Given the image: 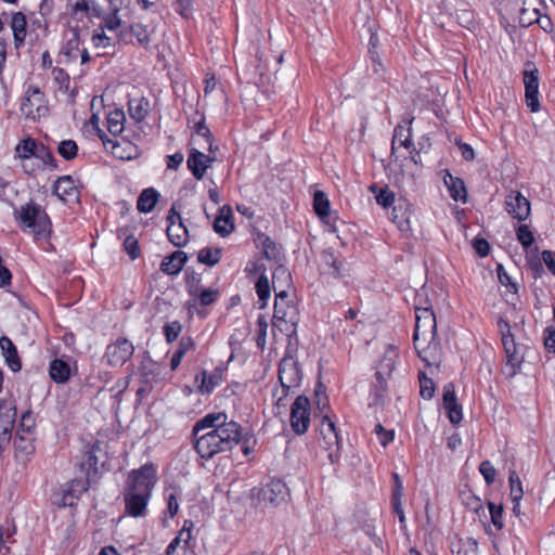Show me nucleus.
I'll return each instance as SVG.
<instances>
[{
  "label": "nucleus",
  "instance_id": "obj_27",
  "mask_svg": "<svg viewBox=\"0 0 555 555\" xmlns=\"http://www.w3.org/2000/svg\"><path fill=\"white\" fill-rule=\"evenodd\" d=\"M195 383L197 384V389L202 395H209L220 385L221 372L216 369L214 373L208 374L206 370H203L196 374Z\"/></svg>",
  "mask_w": 555,
  "mask_h": 555
},
{
  "label": "nucleus",
  "instance_id": "obj_28",
  "mask_svg": "<svg viewBox=\"0 0 555 555\" xmlns=\"http://www.w3.org/2000/svg\"><path fill=\"white\" fill-rule=\"evenodd\" d=\"M186 253L176 250L165 257L160 263V270L167 275H177L188 261Z\"/></svg>",
  "mask_w": 555,
  "mask_h": 555
},
{
  "label": "nucleus",
  "instance_id": "obj_29",
  "mask_svg": "<svg viewBox=\"0 0 555 555\" xmlns=\"http://www.w3.org/2000/svg\"><path fill=\"white\" fill-rule=\"evenodd\" d=\"M397 349L389 346L383 359L376 367V379H386L391 375L396 366Z\"/></svg>",
  "mask_w": 555,
  "mask_h": 555
},
{
  "label": "nucleus",
  "instance_id": "obj_48",
  "mask_svg": "<svg viewBox=\"0 0 555 555\" xmlns=\"http://www.w3.org/2000/svg\"><path fill=\"white\" fill-rule=\"evenodd\" d=\"M14 448L16 451L30 454L34 451L31 434H24L16 430L14 436Z\"/></svg>",
  "mask_w": 555,
  "mask_h": 555
},
{
  "label": "nucleus",
  "instance_id": "obj_22",
  "mask_svg": "<svg viewBox=\"0 0 555 555\" xmlns=\"http://www.w3.org/2000/svg\"><path fill=\"white\" fill-rule=\"evenodd\" d=\"M321 259L325 266L332 271L330 274L335 279H343L349 276V269L347 262L340 255H336L332 248L325 249L321 254Z\"/></svg>",
  "mask_w": 555,
  "mask_h": 555
},
{
  "label": "nucleus",
  "instance_id": "obj_41",
  "mask_svg": "<svg viewBox=\"0 0 555 555\" xmlns=\"http://www.w3.org/2000/svg\"><path fill=\"white\" fill-rule=\"evenodd\" d=\"M35 158L41 162L40 168L44 170L47 167L51 170L59 168L57 160L55 159L52 151L40 142Z\"/></svg>",
  "mask_w": 555,
  "mask_h": 555
},
{
  "label": "nucleus",
  "instance_id": "obj_50",
  "mask_svg": "<svg viewBox=\"0 0 555 555\" xmlns=\"http://www.w3.org/2000/svg\"><path fill=\"white\" fill-rule=\"evenodd\" d=\"M185 289L188 295L195 293L198 288L204 287L202 285V273L194 270L186 269L184 274Z\"/></svg>",
  "mask_w": 555,
  "mask_h": 555
},
{
  "label": "nucleus",
  "instance_id": "obj_1",
  "mask_svg": "<svg viewBox=\"0 0 555 555\" xmlns=\"http://www.w3.org/2000/svg\"><path fill=\"white\" fill-rule=\"evenodd\" d=\"M191 436L197 454L208 461L241 443L242 426L223 412L208 413L194 424Z\"/></svg>",
  "mask_w": 555,
  "mask_h": 555
},
{
  "label": "nucleus",
  "instance_id": "obj_23",
  "mask_svg": "<svg viewBox=\"0 0 555 555\" xmlns=\"http://www.w3.org/2000/svg\"><path fill=\"white\" fill-rule=\"evenodd\" d=\"M50 378L56 384H65L72 376L70 358L53 359L49 364Z\"/></svg>",
  "mask_w": 555,
  "mask_h": 555
},
{
  "label": "nucleus",
  "instance_id": "obj_38",
  "mask_svg": "<svg viewBox=\"0 0 555 555\" xmlns=\"http://www.w3.org/2000/svg\"><path fill=\"white\" fill-rule=\"evenodd\" d=\"M313 210L315 215L327 222L326 219L330 218L331 204L323 191H315L313 194Z\"/></svg>",
  "mask_w": 555,
  "mask_h": 555
},
{
  "label": "nucleus",
  "instance_id": "obj_4",
  "mask_svg": "<svg viewBox=\"0 0 555 555\" xmlns=\"http://www.w3.org/2000/svg\"><path fill=\"white\" fill-rule=\"evenodd\" d=\"M294 349L289 346L285 350L284 357L279 363L278 378L281 389L273 391V397L276 398L274 404L275 415L281 414L282 410L287 406L286 398L293 388H298L302 382V370L299 362L294 358Z\"/></svg>",
  "mask_w": 555,
  "mask_h": 555
},
{
  "label": "nucleus",
  "instance_id": "obj_13",
  "mask_svg": "<svg viewBox=\"0 0 555 555\" xmlns=\"http://www.w3.org/2000/svg\"><path fill=\"white\" fill-rule=\"evenodd\" d=\"M16 416L15 401L13 399H0V448L4 442L11 440Z\"/></svg>",
  "mask_w": 555,
  "mask_h": 555
},
{
  "label": "nucleus",
  "instance_id": "obj_64",
  "mask_svg": "<svg viewBox=\"0 0 555 555\" xmlns=\"http://www.w3.org/2000/svg\"><path fill=\"white\" fill-rule=\"evenodd\" d=\"M52 74L54 81L59 85L61 90H67L69 88L70 77L65 69L55 67Z\"/></svg>",
  "mask_w": 555,
  "mask_h": 555
},
{
  "label": "nucleus",
  "instance_id": "obj_3",
  "mask_svg": "<svg viewBox=\"0 0 555 555\" xmlns=\"http://www.w3.org/2000/svg\"><path fill=\"white\" fill-rule=\"evenodd\" d=\"M13 217L23 232H29L35 241L48 242L53 233L52 221L46 209L35 201L14 208Z\"/></svg>",
  "mask_w": 555,
  "mask_h": 555
},
{
  "label": "nucleus",
  "instance_id": "obj_47",
  "mask_svg": "<svg viewBox=\"0 0 555 555\" xmlns=\"http://www.w3.org/2000/svg\"><path fill=\"white\" fill-rule=\"evenodd\" d=\"M78 151L79 147L77 143L72 139L63 140L57 145L59 155L67 162L75 159L78 155Z\"/></svg>",
  "mask_w": 555,
  "mask_h": 555
},
{
  "label": "nucleus",
  "instance_id": "obj_9",
  "mask_svg": "<svg viewBox=\"0 0 555 555\" xmlns=\"http://www.w3.org/2000/svg\"><path fill=\"white\" fill-rule=\"evenodd\" d=\"M311 402L305 396H298L291 405L289 423L293 431L296 435H304L307 433L310 425Z\"/></svg>",
  "mask_w": 555,
  "mask_h": 555
},
{
  "label": "nucleus",
  "instance_id": "obj_43",
  "mask_svg": "<svg viewBox=\"0 0 555 555\" xmlns=\"http://www.w3.org/2000/svg\"><path fill=\"white\" fill-rule=\"evenodd\" d=\"M221 256V248L204 247L198 251L197 260L199 263L206 264L208 267H214L220 261Z\"/></svg>",
  "mask_w": 555,
  "mask_h": 555
},
{
  "label": "nucleus",
  "instance_id": "obj_33",
  "mask_svg": "<svg viewBox=\"0 0 555 555\" xmlns=\"http://www.w3.org/2000/svg\"><path fill=\"white\" fill-rule=\"evenodd\" d=\"M204 153L197 149H191L188 157V168L196 180H202L207 170V165L204 164Z\"/></svg>",
  "mask_w": 555,
  "mask_h": 555
},
{
  "label": "nucleus",
  "instance_id": "obj_51",
  "mask_svg": "<svg viewBox=\"0 0 555 555\" xmlns=\"http://www.w3.org/2000/svg\"><path fill=\"white\" fill-rule=\"evenodd\" d=\"M387 393V380L386 379H376V384H374L371 388L370 396L372 398L371 404H382L384 398Z\"/></svg>",
  "mask_w": 555,
  "mask_h": 555
},
{
  "label": "nucleus",
  "instance_id": "obj_62",
  "mask_svg": "<svg viewBox=\"0 0 555 555\" xmlns=\"http://www.w3.org/2000/svg\"><path fill=\"white\" fill-rule=\"evenodd\" d=\"M124 248L129 257L134 260L140 256V246L138 240L133 235H128L124 241Z\"/></svg>",
  "mask_w": 555,
  "mask_h": 555
},
{
  "label": "nucleus",
  "instance_id": "obj_61",
  "mask_svg": "<svg viewBox=\"0 0 555 555\" xmlns=\"http://www.w3.org/2000/svg\"><path fill=\"white\" fill-rule=\"evenodd\" d=\"M479 472L482 475V477L488 486H490L494 482L495 476H496V469L494 468V466L492 465V463L490 461H488V460L482 461L479 464Z\"/></svg>",
  "mask_w": 555,
  "mask_h": 555
},
{
  "label": "nucleus",
  "instance_id": "obj_32",
  "mask_svg": "<svg viewBox=\"0 0 555 555\" xmlns=\"http://www.w3.org/2000/svg\"><path fill=\"white\" fill-rule=\"evenodd\" d=\"M166 233L168 241L176 247H183L189 242V231L182 220L178 223L167 224Z\"/></svg>",
  "mask_w": 555,
  "mask_h": 555
},
{
  "label": "nucleus",
  "instance_id": "obj_58",
  "mask_svg": "<svg viewBox=\"0 0 555 555\" xmlns=\"http://www.w3.org/2000/svg\"><path fill=\"white\" fill-rule=\"evenodd\" d=\"M11 28L13 34H27V21L26 15L22 12H15L12 14Z\"/></svg>",
  "mask_w": 555,
  "mask_h": 555
},
{
  "label": "nucleus",
  "instance_id": "obj_53",
  "mask_svg": "<svg viewBox=\"0 0 555 555\" xmlns=\"http://www.w3.org/2000/svg\"><path fill=\"white\" fill-rule=\"evenodd\" d=\"M516 237L525 249L529 248L535 241L533 233L527 224H520L516 229Z\"/></svg>",
  "mask_w": 555,
  "mask_h": 555
},
{
  "label": "nucleus",
  "instance_id": "obj_55",
  "mask_svg": "<svg viewBox=\"0 0 555 555\" xmlns=\"http://www.w3.org/2000/svg\"><path fill=\"white\" fill-rule=\"evenodd\" d=\"M119 8L117 5L111 9V12L103 16V26L102 28H106L108 30H116L120 25L121 21L118 17Z\"/></svg>",
  "mask_w": 555,
  "mask_h": 555
},
{
  "label": "nucleus",
  "instance_id": "obj_52",
  "mask_svg": "<svg viewBox=\"0 0 555 555\" xmlns=\"http://www.w3.org/2000/svg\"><path fill=\"white\" fill-rule=\"evenodd\" d=\"M508 482L511 488L512 501H521L524 495L521 480L515 470H511L508 474Z\"/></svg>",
  "mask_w": 555,
  "mask_h": 555
},
{
  "label": "nucleus",
  "instance_id": "obj_20",
  "mask_svg": "<svg viewBox=\"0 0 555 555\" xmlns=\"http://www.w3.org/2000/svg\"><path fill=\"white\" fill-rule=\"evenodd\" d=\"M93 483H95V481L89 480L82 475L80 477H75L69 482L68 488L63 492L62 505L73 506L79 496L87 492Z\"/></svg>",
  "mask_w": 555,
  "mask_h": 555
},
{
  "label": "nucleus",
  "instance_id": "obj_2",
  "mask_svg": "<svg viewBox=\"0 0 555 555\" xmlns=\"http://www.w3.org/2000/svg\"><path fill=\"white\" fill-rule=\"evenodd\" d=\"M157 480V470L153 463H146L128 474L124 488L126 515L134 518L145 517Z\"/></svg>",
  "mask_w": 555,
  "mask_h": 555
},
{
  "label": "nucleus",
  "instance_id": "obj_44",
  "mask_svg": "<svg viewBox=\"0 0 555 555\" xmlns=\"http://www.w3.org/2000/svg\"><path fill=\"white\" fill-rule=\"evenodd\" d=\"M255 289L259 299V309H264L271 295L270 283L267 275H259Z\"/></svg>",
  "mask_w": 555,
  "mask_h": 555
},
{
  "label": "nucleus",
  "instance_id": "obj_37",
  "mask_svg": "<svg viewBox=\"0 0 555 555\" xmlns=\"http://www.w3.org/2000/svg\"><path fill=\"white\" fill-rule=\"evenodd\" d=\"M39 144L38 140L27 137L15 146V153L23 160L35 158Z\"/></svg>",
  "mask_w": 555,
  "mask_h": 555
},
{
  "label": "nucleus",
  "instance_id": "obj_59",
  "mask_svg": "<svg viewBox=\"0 0 555 555\" xmlns=\"http://www.w3.org/2000/svg\"><path fill=\"white\" fill-rule=\"evenodd\" d=\"M488 507H489V512H490L491 522L498 530H501L504 526V524H503V506L496 505L492 502H488Z\"/></svg>",
  "mask_w": 555,
  "mask_h": 555
},
{
  "label": "nucleus",
  "instance_id": "obj_54",
  "mask_svg": "<svg viewBox=\"0 0 555 555\" xmlns=\"http://www.w3.org/2000/svg\"><path fill=\"white\" fill-rule=\"evenodd\" d=\"M496 272L499 282L504 285L509 293L516 294L518 292V285L513 281L512 276L502 264H498Z\"/></svg>",
  "mask_w": 555,
  "mask_h": 555
},
{
  "label": "nucleus",
  "instance_id": "obj_24",
  "mask_svg": "<svg viewBox=\"0 0 555 555\" xmlns=\"http://www.w3.org/2000/svg\"><path fill=\"white\" fill-rule=\"evenodd\" d=\"M0 349L9 369L16 373L22 370V361L16 346L8 336L0 337Z\"/></svg>",
  "mask_w": 555,
  "mask_h": 555
},
{
  "label": "nucleus",
  "instance_id": "obj_31",
  "mask_svg": "<svg viewBox=\"0 0 555 555\" xmlns=\"http://www.w3.org/2000/svg\"><path fill=\"white\" fill-rule=\"evenodd\" d=\"M160 198V194L154 188L144 189L137 201V209L142 214L151 212Z\"/></svg>",
  "mask_w": 555,
  "mask_h": 555
},
{
  "label": "nucleus",
  "instance_id": "obj_42",
  "mask_svg": "<svg viewBox=\"0 0 555 555\" xmlns=\"http://www.w3.org/2000/svg\"><path fill=\"white\" fill-rule=\"evenodd\" d=\"M106 121L109 133L113 135L120 134L124 131L125 113L119 108H115L108 113Z\"/></svg>",
  "mask_w": 555,
  "mask_h": 555
},
{
  "label": "nucleus",
  "instance_id": "obj_36",
  "mask_svg": "<svg viewBox=\"0 0 555 555\" xmlns=\"http://www.w3.org/2000/svg\"><path fill=\"white\" fill-rule=\"evenodd\" d=\"M195 348V343L191 336H182L178 348L173 352L171 360H170V369L171 371H176L178 366L180 365L183 357L192 349Z\"/></svg>",
  "mask_w": 555,
  "mask_h": 555
},
{
  "label": "nucleus",
  "instance_id": "obj_15",
  "mask_svg": "<svg viewBox=\"0 0 555 555\" xmlns=\"http://www.w3.org/2000/svg\"><path fill=\"white\" fill-rule=\"evenodd\" d=\"M319 430L323 441L322 447L328 450V457L334 462V455L338 456L340 438L335 423L328 415L322 416Z\"/></svg>",
  "mask_w": 555,
  "mask_h": 555
},
{
  "label": "nucleus",
  "instance_id": "obj_19",
  "mask_svg": "<svg viewBox=\"0 0 555 555\" xmlns=\"http://www.w3.org/2000/svg\"><path fill=\"white\" fill-rule=\"evenodd\" d=\"M254 242L258 248L261 249L263 257L268 260L281 262L284 258L282 247L274 242L270 236L261 231H256L254 234Z\"/></svg>",
  "mask_w": 555,
  "mask_h": 555
},
{
  "label": "nucleus",
  "instance_id": "obj_16",
  "mask_svg": "<svg viewBox=\"0 0 555 555\" xmlns=\"http://www.w3.org/2000/svg\"><path fill=\"white\" fill-rule=\"evenodd\" d=\"M101 451L99 443H94L88 447L81 454L79 462L77 463V467L79 469L80 475L88 478L89 480H93L98 482L99 480V457L96 452Z\"/></svg>",
  "mask_w": 555,
  "mask_h": 555
},
{
  "label": "nucleus",
  "instance_id": "obj_17",
  "mask_svg": "<svg viewBox=\"0 0 555 555\" xmlns=\"http://www.w3.org/2000/svg\"><path fill=\"white\" fill-rule=\"evenodd\" d=\"M421 332L423 334L429 333L431 337L437 333L436 315L430 307L415 308L414 340L418 339Z\"/></svg>",
  "mask_w": 555,
  "mask_h": 555
},
{
  "label": "nucleus",
  "instance_id": "obj_40",
  "mask_svg": "<svg viewBox=\"0 0 555 555\" xmlns=\"http://www.w3.org/2000/svg\"><path fill=\"white\" fill-rule=\"evenodd\" d=\"M90 122L99 137V139L102 141L103 145L107 149L111 146L112 153L115 156H118L119 158H124L122 155H118L116 152V149L119 147V143L116 140L111 139L103 129L100 128V118L96 114H92L90 118Z\"/></svg>",
  "mask_w": 555,
  "mask_h": 555
},
{
  "label": "nucleus",
  "instance_id": "obj_39",
  "mask_svg": "<svg viewBox=\"0 0 555 555\" xmlns=\"http://www.w3.org/2000/svg\"><path fill=\"white\" fill-rule=\"evenodd\" d=\"M79 28L75 27L72 29V37L67 39L66 43L61 50V53L67 59V62L77 60V52L79 51Z\"/></svg>",
  "mask_w": 555,
  "mask_h": 555
},
{
  "label": "nucleus",
  "instance_id": "obj_60",
  "mask_svg": "<svg viewBox=\"0 0 555 555\" xmlns=\"http://www.w3.org/2000/svg\"><path fill=\"white\" fill-rule=\"evenodd\" d=\"M194 131L196 134L203 137L206 139V141L208 142L209 144V152H214V146H212V141H214V137H212V133L210 131V129L207 127L206 122H205V117L203 116L202 119L199 121H197L194 126Z\"/></svg>",
  "mask_w": 555,
  "mask_h": 555
},
{
  "label": "nucleus",
  "instance_id": "obj_8",
  "mask_svg": "<svg viewBox=\"0 0 555 555\" xmlns=\"http://www.w3.org/2000/svg\"><path fill=\"white\" fill-rule=\"evenodd\" d=\"M189 297L185 302V308L189 313H196L199 319H206L209 314L207 308L218 301L220 292L217 288L202 287L195 293L190 294Z\"/></svg>",
  "mask_w": 555,
  "mask_h": 555
},
{
  "label": "nucleus",
  "instance_id": "obj_34",
  "mask_svg": "<svg viewBox=\"0 0 555 555\" xmlns=\"http://www.w3.org/2000/svg\"><path fill=\"white\" fill-rule=\"evenodd\" d=\"M128 112L135 122H142L149 115L150 101L144 96L140 99H130L128 101Z\"/></svg>",
  "mask_w": 555,
  "mask_h": 555
},
{
  "label": "nucleus",
  "instance_id": "obj_11",
  "mask_svg": "<svg viewBox=\"0 0 555 555\" xmlns=\"http://www.w3.org/2000/svg\"><path fill=\"white\" fill-rule=\"evenodd\" d=\"M133 352V344L125 337H119L106 346L104 358L109 366L118 367L130 360Z\"/></svg>",
  "mask_w": 555,
  "mask_h": 555
},
{
  "label": "nucleus",
  "instance_id": "obj_14",
  "mask_svg": "<svg viewBox=\"0 0 555 555\" xmlns=\"http://www.w3.org/2000/svg\"><path fill=\"white\" fill-rule=\"evenodd\" d=\"M289 496L286 483L280 478H273L260 490L259 499L266 504L278 506Z\"/></svg>",
  "mask_w": 555,
  "mask_h": 555
},
{
  "label": "nucleus",
  "instance_id": "obj_45",
  "mask_svg": "<svg viewBox=\"0 0 555 555\" xmlns=\"http://www.w3.org/2000/svg\"><path fill=\"white\" fill-rule=\"evenodd\" d=\"M452 553L453 555H477L478 542L474 538L461 539L456 544H453Z\"/></svg>",
  "mask_w": 555,
  "mask_h": 555
},
{
  "label": "nucleus",
  "instance_id": "obj_12",
  "mask_svg": "<svg viewBox=\"0 0 555 555\" xmlns=\"http://www.w3.org/2000/svg\"><path fill=\"white\" fill-rule=\"evenodd\" d=\"M505 210L519 222L526 221L531 214L530 201L517 190H509L505 196Z\"/></svg>",
  "mask_w": 555,
  "mask_h": 555
},
{
  "label": "nucleus",
  "instance_id": "obj_56",
  "mask_svg": "<svg viewBox=\"0 0 555 555\" xmlns=\"http://www.w3.org/2000/svg\"><path fill=\"white\" fill-rule=\"evenodd\" d=\"M182 325L179 321H172L166 323L163 327V332L168 344L173 343L180 335Z\"/></svg>",
  "mask_w": 555,
  "mask_h": 555
},
{
  "label": "nucleus",
  "instance_id": "obj_49",
  "mask_svg": "<svg viewBox=\"0 0 555 555\" xmlns=\"http://www.w3.org/2000/svg\"><path fill=\"white\" fill-rule=\"evenodd\" d=\"M420 380V395L425 400H430L435 396L436 385L434 380L426 376L425 373L421 372L418 374Z\"/></svg>",
  "mask_w": 555,
  "mask_h": 555
},
{
  "label": "nucleus",
  "instance_id": "obj_18",
  "mask_svg": "<svg viewBox=\"0 0 555 555\" xmlns=\"http://www.w3.org/2000/svg\"><path fill=\"white\" fill-rule=\"evenodd\" d=\"M442 402L449 421L453 425L460 424L463 420V410L462 405L457 403L454 385L452 383H448L443 386Z\"/></svg>",
  "mask_w": 555,
  "mask_h": 555
},
{
  "label": "nucleus",
  "instance_id": "obj_30",
  "mask_svg": "<svg viewBox=\"0 0 555 555\" xmlns=\"http://www.w3.org/2000/svg\"><path fill=\"white\" fill-rule=\"evenodd\" d=\"M392 480H393V485H392V492H391V499H390L391 507H392L393 513L398 515L399 521L404 522L405 517H404V513H403V508H402V504H401V498H402V493H403L402 480L397 473H392Z\"/></svg>",
  "mask_w": 555,
  "mask_h": 555
},
{
  "label": "nucleus",
  "instance_id": "obj_21",
  "mask_svg": "<svg viewBox=\"0 0 555 555\" xmlns=\"http://www.w3.org/2000/svg\"><path fill=\"white\" fill-rule=\"evenodd\" d=\"M53 194L64 203L77 201L79 197V191L76 186L75 180L68 175L56 179L53 185Z\"/></svg>",
  "mask_w": 555,
  "mask_h": 555
},
{
  "label": "nucleus",
  "instance_id": "obj_10",
  "mask_svg": "<svg viewBox=\"0 0 555 555\" xmlns=\"http://www.w3.org/2000/svg\"><path fill=\"white\" fill-rule=\"evenodd\" d=\"M524 85H525V101L526 105L531 113H535L540 109L539 101V69L535 64L531 61L525 63L524 69Z\"/></svg>",
  "mask_w": 555,
  "mask_h": 555
},
{
  "label": "nucleus",
  "instance_id": "obj_46",
  "mask_svg": "<svg viewBox=\"0 0 555 555\" xmlns=\"http://www.w3.org/2000/svg\"><path fill=\"white\" fill-rule=\"evenodd\" d=\"M392 220L397 223L400 231H408L410 229L409 210L404 204H397L392 209Z\"/></svg>",
  "mask_w": 555,
  "mask_h": 555
},
{
  "label": "nucleus",
  "instance_id": "obj_6",
  "mask_svg": "<svg viewBox=\"0 0 555 555\" xmlns=\"http://www.w3.org/2000/svg\"><path fill=\"white\" fill-rule=\"evenodd\" d=\"M288 297L286 291H280L275 294L273 318L282 322L284 326L281 331L284 332L289 339L297 336V325L299 323V312L295 305L287 304L283 306V301Z\"/></svg>",
  "mask_w": 555,
  "mask_h": 555
},
{
  "label": "nucleus",
  "instance_id": "obj_5",
  "mask_svg": "<svg viewBox=\"0 0 555 555\" xmlns=\"http://www.w3.org/2000/svg\"><path fill=\"white\" fill-rule=\"evenodd\" d=\"M496 326L505 352L506 366L509 369L508 377H514L521 370V364L525 360L524 350L527 348L515 341L508 320L499 318Z\"/></svg>",
  "mask_w": 555,
  "mask_h": 555
},
{
  "label": "nucleus",
  "instance_id": "obj_35",
  "mask_svg": "<svg viewBox=\"0 0 555 555\" xmlns=\"http://www.w3.org/2000/svg\"><path fill=\"white\" fill-rule=\"evenodd\" d=\"M412 121H413V118L405 121L408 127H405L403 125H398L395 128L392 142H391V152L392 153L395 152V144L397 141L400 143L401 146H403L405 149H410L411 146H413L412 134H411Z\"/></svg>",
  "mask_w": 555,
  "mask_h": 555
},
{
  "label": "nucleus",
  "instance_id": "obj_57",
  "mask_svg": "<svg viewBox=\"0 0 555 555\" xmlns=\"http://www.w3.org/2000/svg\"><path fill=\"white\" fill-rule=\"evenodd\" d=\"M130 34L137 38L141 46L146 47L150 43V36L145 25L140 23L130 25Z\"/></svg>",
  "mask_w": 555,
  "mask_h": 555
},
{
  "label": "nucleus",
  "instance_id": "obj_63",
  "mask_svg": "<svg viewBox=\"0 0 555 555\" xmlns=\"http://www.w3.org/2000/svg\"><path fill=\"white\" fill-rule=\"evenodd\" d=\"M35 427V418L30 411H26L22 414L21 421L17 426V430L24 434H31V430Z\"/></svg>",
  "mask_w": 555,
  "mask_h": 555
},
{
  "label": "nucleus",
  "instance_id": "obj_25",
  "mask_svg": "<svg viewBox=\"0 0 555 555\" xmlns=\"http://www.w3.org/2000/svg\"><path fill=\"white\" fill-rule=\"evenodd\" d=\"M443 182L453 201L462 202L463 204L467 202V190L463 179L454 177L449 170H446Z\"/></svg>",
  "mask_w": 555,
  "mask_h": 555
},
{
  "label": "nucleus",
  "instance_id": "obj_7",
  "mask_svg": "<svg viewBox=\"0 0 555 555\" xmlns=\"http://www.w3.org/2000/svg\"><path fill=\"white\" fill-rule=\"evenodd\" d=\"M20 109L27 119L37 120L47 116L49 106L44 92L38 86H27Z\"/></svg>",
  "mask_w": 555,
  "mask_h": 555
},
{
  "label": "nucleus",
  "instance_id": "obj_26",
  "mask_svg": "<svg viewBox=\"0 0 555 555\" xmlns=\"http://www.w3.org/2000/svg\"><path fill=\"white\" fill-rule=\"evenodd\" d=\"M212 228L221 237H227L234 231L233 214L229 205L220 208V214L216 217Z\"/></svg>",
  "mask_w": 555,
  "mask_h": 555
}]
</instances>
